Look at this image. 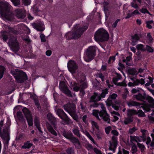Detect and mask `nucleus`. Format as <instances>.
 Returning <instances> with one entry per match:
<instances>
[{"mask_svg": "<svg viewBox=\"0 0 154 154\" xmlns=\"http://www.w3.org/2000/svg\"><path fill=\"white\" fill-rule=\"evenodd\" d=\"M47 116L50 123L55 128L57 125V121L56 118L51 114L50 115H49V114H48Z\"/></svg>", "mask_w": 154, "mask_h": 154, "instance_id": "412c9836", "label": "nucleus"}, {"mask_svg": "<svg viewBox=\"0 0 154 154\" xmlns=\"http://www.w3.org/2000/svg\"><path fill=\"white\" fill-rule=\"evenodd\" d=\"M111 133L114 135L118 136L119 134L118 132L116 130H112L111 131Z\"/></svg>", "mask_w": 154, "mask_h": 154, "instance_id": "774afa93", "label": "nucleus"}, {"mask_svg": "<svg viewBox=\"0 0 154 154\" xmlns=\"http://www.w3.org/2000/svg\"><path fill=\"white\" fill-rule=\"evenodd\" d=\"M62 91H63L64 93L68 97H73L71 91L68 89L67 87L65 88H64V89L62 90Z\"/></svg>", "mask_w": 154, "mask_h": 154, "instance_id": "c756f323", "label": "nucleus"}, {"mask_svg": "<svg viewBox=\"0 0 154 154\" xmlns=\"http://www.w3.org/2000/svg\"><path fill=\"white\" fill-rule=\"evenodd\" d=\"M153 23L154 21L152 20L149 21H146V27L149 29H152V27L151 24H153Z\"/></svg>", "mask_w": 154, "mask_h": 154, "instance_id": "ea45409f", "label": "nucleus"}, {"mask_svg": "<svg viewBox=\"0 0 154 154\" xmlns=\"http://www.w3.org/2000/svg\"><path fill=\"white\" fill-rule=\"evenodd\" d=\"M15 79L18 82L20 83H23L28 79L26 73L22 71L18 73L17 75L15 77Z\"/></svg>", "mask_w": 154, "mask_h": 154, "instance_id": "f8f14e48", "label": "nucleus"}, {"mask_svg": "<svg viewBox=\"0 0 154 154\" xmlns=\"http://www.w3.org/2000/svg\"><path fill=\"white\" fill-rule=\"evenodd\" d=\"M140 11L142 13H147L148 14H150L149 12L146 8H142L140 10Z\"/></svg>", "mask_w": 154, "mask_h": 154, "instance_id": "052dcab7", "label": "nucleus"}, {"mask_svg": "<svg viewBox=\"0 0 154 154\" xmlns=\"http://www.w3.org/2000/svg\"><path fill=\"white\" fill-rule=\"evenodd\" d=\"M47 128L48 131L50 132L52 134L55 136H57V133L54 130L52 126L50 125H48L47 127Z\"/></svg>", "mask_w": 154, "mask_h": 154, "instance_id": "cd10ccee", "label": "nucleus"}, {"mask_svg": "<svg viewBox=\"0 0 154 154\" xmlns=\"http://www.w3.org/2000/svg\"><path fill=\"white\" fill-rule=\"evenodd\" d=\"M27 122L28 125L29 126H32L33 125L32 116L26 118Z\"/></svg>", "mask_w": 154, "mask_h": 154, "instance_id": "4c0bfd02", "label": "nucleus"}, {"mask_svg": "<svg viewBox=\"0 0 154 154\" xmlns=\"http://www.w3.org/2000/svg\"><path fill=\"white\" fill-rule=\"evenodd\" d=\"M137 151V147L136 144L133 143L131 149V151L132 154H134L136 153Z\"/></svg>", "mask_w": 154, "mask_h": 154, "instance_id": "58836bf2", "label": "nucleus"}, {"mask_svg": "<svg viewBox=\"0 0 154 154\" xmlns=\"http://www.w3.org/2000/svg\"><path fill=\"white\" fill-rule=\"evenodd\" d=\"M73 133L75 135L79 137H80V134L79 130L78 127L77 128H73L72 129Z\"/></svg>", "mask_w": 154, "mask_h": 154, "instance_id": "c9c22d12", "label": "nucleus"}, {"mask_svg": "<svg viewBox=\"0 0 154 154\" xmlns=\"http://www.w3.org/2000/svg\"><path fill=\"white\" fill-rule=\"evenodd\" d=\"M8 44L11 50L14 52H18L20 49L19 44L17 38L12 37L9 39Z\"/></svg>", "mask_w": 154, "mask_h": 154, "instance_id": "6e6552de", "label": "nucleus"}, {"mask_svg": "<svg viewBox=\"0 0 154 154\" xmlns=\"http://www.w3.org/2000/svg\"><path fill=\"white\" fill-rule=\"evenodd\" d=\"M85 148L88 151L93 149L92 145L89 143L85 144Z\"/></svg>", "mask_w": 154, "mask_h": 154, "instance_id": "6e6d98bb", "label": "nucleus"}, {"mask_svg": "<svg viewBox=\"0 0 154 154\" xmlns=\"http://www.w3.org/2000/svg\"><path fill=\"white\" fill-rule=\"evenodd\" d=\"M75 152L74 147H69L66 150V152L67 154H74Z\"/></svg>", "mask_w": 154, "mask_h": 154, "instance_id": "7c9ffc66", "label": "nucleus"}, {"mask_svg": "<svg viewBox=\"0 0 154 154\" xmlns=\"http://www.w3.org/2000/svg\"><path fill=\"white\" fill-rule=\"evenodd\" d=\"M0 134L1 137H3L4 136L10 137L9 131L8 129H4L3 130V133L2 132V133Z\"/></svg>", "mask_w": 154, "mask_h": 154, "instance_id": "72a5a7b5", "label": "nucleus"}, {"mask_svg": "<svg viewBox=\"0 0 154 154\" xmlns=\"http://www.w3.org/2000/svg\"><path fill=\"white\" fill-rule=\"evenodd\" d=\"M33 145V144L32 143H30V141H27L26 142H25L23 145L21 147L22 149H29Z\"/></svg>", "mask_w": 154, "mask_h": 154, "instance_id": "393cba45", "label": "nucleus"}, {"mask_svg": "<svg viewBox=\"0 0 154 154\" xmlns=\"http://www.w3.org/2000/svg\"><path fill=\"white\" fill-rule=\"evenodd\" d=\"M22 3L25 5H28L30 3L31 0H21Z\"/></svg>", "mask_w": 154, "mask_h": 154, "instance_id": "680f3d73", "label": "nucleus"}, {"mask_svg": "<svg viewBox=\"0 0 154 154\" xmlns=\"http://www.w3.org/2000/svg\"><path fill=\"white\" fill-rule=\"evenodd\" d=\"M97 76L99 78L101 79L102 82L104 81L105 76L101 72L98 73L97 74Z\"/></svg>", "mask_w": 154, "mask_h": 154, "instance_id": "864d4df0", "label": "nucleus"}, {"mask_svg": "<svg viewBox=\"0 0 154 154\" xmlns=\"http://www.w3.org/2000/svg\"><path fill=\"white\" fill-rule=\"evenodd\" d=\"M109 35L106 30L100 29L96 32L94 35L95 40L97 42H102L108 40Z\"/></svg>", "mask_w": 154, "mask_h": 154, "instance_id": "39448f33", "label": "nucleus"}, {"mask_svg": "<svg viewBox=\"0 0 154 154\" xmlns=\"http://www.w3.org/2000/svg\"><path fill=\"white\" fill-rule=\"evenodd\" d=\"M129 75H134L137 74V71L135 68H132L128 69V70Z\"/></svg>", "mask_w": 154, "mask_h": 154, "instance_id": "bb28decb", "label": "nucleus"}, {"mask_svg": "<svg viewBox=\"0 0 154 154\" xmlns=\"http://www.w3.org/2000/svg\"><path fill=\"white\" fill-rule=\"evenodd\" d=\"M70 115L72 117L73 119L76 122L78 121V116L77 114L76 111L73 113L70 114Z\"/></svg>", "mask_w": 154, "mask_h": 154, "instance_id": "c03bdc74", "label": "nucleus"}, {"mask_svg": "<svg viewBox=\"0 0 154 154\" xmlns=\"http://www.w3.org/2000/svg\"><path fill=\"white\" fill-rule=\"evenodd\" d=\"M44 23L43 22H40L37 23H34L33 27L38 31H43L45 28L43 27Z\"/></svg>", "mask_w": 154, "mask_h": 154, "instance_id": "f3484780", "label": "nucleus"}, {"mask_svg": "<svg viewBox=\"0 0 154 154\" xmlns=\"http://www.w3.org/2000/svg\"><path fill=\"white\" fill-rule=\"evenodd\" d=\"M137 115H138L139 117H144L146 116L145 113L141 109H139L137 111Z\"/></svg>", "mask_w": 154, "mask_h": 154, "instance_id": "8fccbe9b", "label": "nucleus"}, {"mask_svg": "<svg viewBox=\"0 0 154 154\" xmlns=\"http://www.w3.org/2000/svg\"><path fill=\"white\" fill-rule=\"evenodd\" d=\"M88 27V26L85 25L79 28L78 25H74L72 32H67L65 34V37L67 40L78 38L87 29Z\"/></svg>", "mask_w": 154, "mask_h": 154, "instance_id": "f03ea898", "label": "nucleus"}, {"mask_svg": "<svg viewBox=\"0 0 154 154\" xmlns=\"http://www.w3.org/2000/svg\"><path fill=\"white\" fill-rule=\"evenodd\" d=\"M91 124L92 126V130L95 134L98 139L101 138L102 134L100 130L97 123L94 121H92Z\"/></svg>", "mask_w": 154, "mask_h": 154, "instance_id": "9b49d317", "label": "nucleus"}, {"mask_svg": "<svg viewBox=\"0 0 154 154\" xmlns=\"http://www.w3.org/2000/svg\"><path fill=\"white\" fill-rule=\"evenodd\" d=\"M99 105V103H97V102H94L93 103L91 104L90 105V107H91L94 108L97 107H98Z\"/></svg>", "mask_w": 154, "mask_h": 154, "instance_id": "e2e57ef3", "label": "nucleus"}, {"mask_svg": "<svg viewBox=\"0 0 154 154\" xmlns=\"http://www.w3.org/2000/svg\"><path fill=\"white\" fill-rule=\"evenodd\" d=\"M137 130V128L135 127L130 128L128 130V133L130 134H132L134 133L135 131Z\"/></svg>", "mask_w": 154, "mask_h": 154, "instance_id": "a18cd8bd", "label": "nucleus"}, {"mask_svg": "<svg viewBox=\"0 0 154 154\" xmlns=\"http://www.w3.org/2000/svg\"><path fill=\"white\" fill-rule=\"evenodd\" d=\"M40 37L41 42H45L46 40L45 38V36L44 34L42 33L40 35Z\"/></svg>", "mask_w": 154, "mask_h": 154, "instance_id": "0e129e2a", "label": "nucleus"}, {"mask_svg": "<svg viewBox=\"0 0 154 154\" xmlns=\"http://www.w3.org/2000/svg\"><path fill=\"white\" fill-rule=\"evenodd\" d=\"M120 20H121L120 19H117L112 25V27L114 28H116L118 23L120 22Z\"/></svg>", "mask_w": 154, "mask_h": 154, "instance_id": "13d9d810", "label": "nucleus"}, {"mask_svg": "<svg viewBox=\"0 0 154 154\" xmlns=\"http://www.w3.org/2000/svg\"><path fill=\"white\" fill-rule=\"evenodd\" d=\"M112 128L110 126H108L105 128V133L107 134H109V133L111 129Z\"/></svg>", "mask_w": 154, "mask_h": 154, "instance_id": "bf43d9fd", "label": "nucleus"}, {"mask_svg": "<svg viewBox=\"0 0 154 154\" xmlns=\"http://www.w3.org/2000/svg\"><path fill=\"white\" fill-rule=\"evenodd\" d=\"M64 109L70 114L76 111L75 105L74 104H67L63 106Z\"/></svg>", "mask_w": 154, "mask_h": 154, "instance_id": "ddd939ff", "label": "nucleus"}, {"mask_svg": "<svg viewBox=\"0 0 154 154\" xmlns=\"http://www.w3.org/2000/svg\"><path fill=\"white\" fill-rule=\"evenodd\" d=\"M15 6H17L20 4V0H10Z\"/></svg>", "mask_w": 154, "mask_h": 154, "instance_id": "4d7b16f0", "label": "nucleus"}, {"mask_svg": "<svg viewBox=\"0 0 154 154\" xmlns=\"http://www.w3.org/2000/svg\"><path fill=\"white\" fill-rule=\"evenodd\" d=\"M79 91H80V93L79 94V96L81 98H83L84 97V96L86 94L85 91L84 90L82 89H80Z\"/></svg>", "mask_w": 154, "mask_h": 154, "instance_id": "5fc2aeb1", "label": "nucleus"}, {"mask_svg": "<svg viewBox=\"0 0 154 154\" xmlns=\"http://www.w3.org/2000/svg\"><path fill=\"white\" fill-rule=\"evenodd\" d=\"M144 46V45L143 44H139L137 45L136 48L138 50L144 52L146 51L145 49L143 48Z\"/></svg>", "mask_w": 154, "mask_h": 154, "instance_id": "a19ab883", "label": "nucleus"}, {"mask_svg": "<svg viewBox=\"0 0 154 154\" xmlns=\"http://www.w3.org/2000/svg\"><path fill=\"white\" fill-rule=\"evenodd\" d=\"M100 100V97L99 96L98 93L94 92L93 95L91 96L89 102H96Z\"/></svg>", "mask_w": 154, "mask_h": 154, "instance_id": "aec40b11", "label": "nucleus"}, {"mask_svg": "<svg viewBox=\"0 0 154 154\" xmlns=\"http://www.w3.org/2000/svg\"><path fill=\"white\" fill-rule=\"evenodd\" d=\"M63 136L69 140L75 146L76 149H79L81 148V143L78 138L75 137L70 131L64 130L62 132Z\"/></svg>", "mask_w": 154, "mask_h": 154, "instance_id": "20e7f679", "label": "nucleus"}, {"mask_svg": "<svg viewBox=\"0 0 154 154\" xmlns=\"http://www.w3.org/2000/svg\"><path fill=\"white\" fill-rule=\"evenodd\" d=\"M56 113L63 120L66 122H69V118L63 109H58L56 111Z\"/></svg>", "mask_w": 154, "mask_h": 154, "instance_id": "4468645a", "label": "nucleus"}, {"mask_svg": "<svg viewBox=\"0 0 154 154\" xmlns=\"http://www.w3.org/2000/svg\"><path fill=\"white\" fill-rule=\"evenodd\" d=\"M71 85L73 90L76 92H78L80 89L84 90L88 87V84L86 81L81 82L79 86L78 84L75 81L72 82Z\"/></svg>", "mask_w": 154, "mask_h": 154, "instance_id": "9d476101", "label": "nucleus"}, {"mask_svg": "<svg viewBox=\"0 0 154 154\" xmlns=\"http://www.w3.org/2000/svg\"><path fill=\"white\" fill-rule=\"evenodd\" d=\"M101 108L102 110L100 111L97 110H94L93 112V115L95 116L97 119L100 120L99 116V115L104 122H106L107 123H110V120L109 118V115L106 111V108L103 105H101Z\"/></svg>", "mask_w": 154, "mask_h": 154, "instance_id": "7ed1b4c3", "label": "nucleus"}, {"mask_svg": "<svg viewBox=\"0 0 154 154\" xmlns=\"http://www.w3.org/2000/svg\"><path fill=\"white\" fill-rule=\"evenodd\" d=\"M11 6L6 1L0 2V13L2 16L6 20H12L14 18V14L11 11Z\"/></svg>", "mask_w": 154, "mask_h": 154, "instance_id": "f257e3e1", "label": "nucleus"}, {"mask_svg": "<svg viewBox=\"0 0 154 154\" xmlns=\"http://www.w3.org/2000/svg\"><path fill=\"white\" fill-rule=\"evenodd\" d=\"M0 80L3 77L6 69L5 67L2 65H0Z\"/></svg>", "mask_w": 154, "mask_h": 154, "instance_id": "f704fd0d", "label": "nucleus"}, {"mask_svg": "<svg viewBox=\"0 0 154 154\" xmlns=\"http://www.w3.org/2000/svg\"><path fill=\"white\" fill-rule=\"evenodd\" d=\"M117 96V94L116 93H113L109 95L106 102V105L108 106H111L112 104V100L116 99Z\"/></svg>", "mask_w": 154, "mask_h": 154, "instance_id": "dca6fc26", "label": "nucleus"}, {"mask_svg": "<svg viewBox=\"0 0 154 154\" xmlns=\"http://www.w3.org/2000/svg\"><path fill=\"white\" fill-rule=\"evenodd\" d=\"M135 98L137 100L143 101L144 100L147 101L149 103L154 104V99L151 97L147 95L145 92L143 93H139L134 95Z\"/></svg>", "mask_w": 154, "mask_h": 154, "instance_id": "423d86ee", "label": "nucleus"}, {"mask_svg": "<svg viewBox=\"0 0 154 154\" xmlns=\"http://www.w3.org/2000/svg\"><path fill=\"white\" fill-rule=\"evenodd\" d=\"M22 29L24 30L23 31V33H26L28 34H29L30 33V31L29 29L26 26H21Z\"/></svg>", "mask_w": 154, "mask_h": 154, "instance_id": "79ce46f5", "label": "nucleus"}, {"mask_svg": "<svg viewBox=\"0 0 154 154\" xmlns=\"http://www.w3.org/2000/svg\"><path fill=\"white\" fill-rule=\"evenodd\" d=\"M60 88L62 91L67 87H66L65 85V82L63 81H60L59 85Z\"/></svg>", "mask_w": 154, "mask_h": 154, "instance_id": "de8ad7c7", "label": "nucleus"}, {"mask_svg": "<svg viewBox=\"0 0 154 154\" xmlns=\"http://www.w3.org/2000/svg\"><path fill=\"white\" fill-rule=\"evenodd\" d=\"M142 0H133V2L131 3V6L134 8H138L139 5L142 4Z\"/></svg>", "mask_w": 154, "mask_h": 154, "instance_id": "4be33fe9", "label": "nucleus"}, {"mask_svg": "<svg viewBox=\"0 0 154 154\" xmlns=\"http://www.w3.org/2000/svg\"><path fill=\"white\" fill-rule=\"evenodd\" d=\"M79 79L80 80V82L86 81V78L85 75L83 73H81L80 75Z\"/></svg>", "mask_w": 154, "mask_h": 154, "instance_id": "603ef678", "label": "nucleus"}, {"mask_svg": "<svg viewBox=\"0 0 154 154\" xmlns=\"http://www.w3.org/2000/svg\"><path fill=\"white\" fill-rule=\"evenodd\" d=\"M140 37L138 33H135L134 35L131 36V44L132 46L135 45L137 43V42L140 40Z\"/></svg>", "mask_w": 154, "mask_h": 154, "instance_id": "a211bd4d", "label": "nucleus"}, {"mask_svg": "<svg viewBox=\"0 0 154 154\" xmlns=\"http://www.w3.org/2000/svg\"><path fill=\"white\" fill-rule=\"evenodd\" d=\"M9 33L6 31H2L1 32V35L4 41L6 42L8 39Z\"/></svg>", "mask_w": 154, "mask_h": 154, "instance_id": "b1692460", "label": "nucleus"}, {"mask_svg": "<svg viewBox=\"0 0 154 154\" xmlns=\"http://www.w3.org/2000/svg\"><path fill=\"white\" fill-rule=\"evenodd\" d=\"M68 69L71 73H74L78 69V66L74 61L70 60L68 63Z\"/></svg>", "mask_w": 154, "mask_h": 154, "instance_id": "2eb2a0df", "label": "nucleus"}, {"mask_svg": "<svg viewBox=\"0 0 154 154\" xmlns=\"http://www.w3.org/2000/svg\"><path fill=\"white\" fill-rule=\"evenodd\" d=\"M137 145L138 147L140 149L141 152H143L145 149V147L144 145L140 143H137Z\"/></svg>", "mask_w": 154, "mask_h": 154, "instance_id": "49530a36", "label": "nucleus"}, {"mask_svg": "<svg viewBox=\"0 0 154 154\" xmlns=\"http://www.w3.org/2000/svg\"><path fill=\"white\" fill-rule=\"evenodd\" d=\"M128 106L130 107L132 106H136L137 107H139L140 106L141 104L139 102L135 101H130L127 102Z\"/></svg>", "mask_w": 154, "mask_h": 154, "instance_id": "a878e982", "label": "nucleus"}, {"mask_svg": "<svg viewBox=\"0 0 154 154\" xmlns=\"http://www.w3.org/2000/svg\"><path fill=\"white\" fill-rule=\"evenodd\" d=\"M117 143H111L110 142V146L109 149L110 150L114 151L116 149L117 145Z\"/></svg>", "mask_w": 154, "mask_h": 154, "instance_id": "2f4dec72", "label": "nucleus"}, {"mask_svg": "<svg viewBox=\"0 0 154 154\" xmlns=\"http://www.w3.org/2000/svg\"><path fill=\"white\" fill-rule=\"evenodd\" d=\"M34 122L35 125L36 127H38L40 125L39 121L36 118L34 120Z\"/></svg>", "mask_w": 154, "mask_h": 154, "instance_id": "338daca9", "label": "nucleus"}, {"mask_svg": "<svg viewBox=\"0 0 154 154\" xmlns=\"http://www.w3.org/2000/svg\"><path fill=\"white\" fill-rule=\"evenodd\" d=\"M127 116L128 117H131L134 115H137V111L136 110L131 109L128 110Z\"/></svg>", "mask_w": 154, "mask_h": 154, "instance_id": "c85d7f7f", "label": "nucleus"}, {"mask_svg": "<svg viewBox=\"0 0 154 154\" xmlns=\"http://www.w3.org/2000/svg\"><path fill=\"white\" fill-rule=\"evenodd\" d=\"M22 111L26 118L32 116L30 111L26 107L22 109Z\"/></svg>", "mask_w": 154, "mask_h": 154, "instance_id": "5701e85b", "label": "nucleus"}, {"mask_svg": "<svg viewBox=\"0 0 154 154\" xmlns=\"http://www.w3.org/2000/svg\"><path fill=\"white\" fill-rule=\"evenodd\" d=\"M146 51L149 53H153L154 52V49L151 46L149 45H146V48H145Z\"/></svg>", "mask_w": 154, "mask_h": 154, "instance_id": "3c124183", "label": "nucleus"}, {"mask_svg": "<svg viewBox=\"0 0 154 154\" xmlns=\"http://www.w3.org/2000/svg\"><path fill=\"white\" fill-rule=\"evenodd\" d=\"M126 119L124 121V123L125 125H127L133 121L132 119L130 117Z\"/></svg>", "mask_w": 154, "mask_h": 154, "instance_id": "37998d69", "label": "nucleus"}, {"mask_svg": "<svg viewBox=\"0 0 154 154\" xmlns=\"http://www.w3.org/2000/svg\"><path fill=\"white\" fill-rule=\"evenodd\" d=\"M108 90L107 88H106L102 90L101 93L99 96L100 97V100L101 98H104L105 97L106 95L108 93Z\"/></svg>", "mask_w": 154, "mask_h": 154, "instance_id": "473e14b6", "label": "nucleus"}, {"mask_svg": "<svg viewBox=\"0 0 154 154\" xmlns=\"http://www.w3.org/2000/svg\"><path fill=\"white\" fill-rule=\"evenodd\" d=\"M82 13V10L81 8L74 7L70 12V16L71 18L74 21L80 17Z\"/></svg>", "mask_w": 154, "mask_h": 154, "instance_id": "0eeeda50", "label": "nucleus"}, {"mask_svg": "<svg viewBox=\"0 0 154 154\" xmlns=\"http://www.w3.org/2000/svg\"><path fill=\"white\" fill-rule=\"evenodd\" d=\"M96 50L93 46L89 47L87 49L86 53V61L89 62L91 61L96 56Z\"/></svg>", "mask_w": 154, "mask_h": 154, "instance_id": "1a4fd4ad", "label": "nucleus"}, {"mask_svg": "<svg viewBox=\"0 0 154 154\" xmlns=\"http://www.w3.org/2000/svg\"><path fill=\"white\" fill-rule=\"evenodd\" d=\"M93 149L94 152L96 154H102L100 150L96 147L94 148Z\"/></svg>", "mask_w": 154, "mask_h": 154, "instance_id": "69168bd1", "label": "nucleus"}, {"mask_svg": "<svg viewBox=\"0 0 154 154\" xmlns=\"http://www.w3.org/2000/svg\"><path fill=\"white\" fill-rule=\"evenodd\" d=\"M2 138L3 140V143L5 145L8 146L10 139V137H8V136L6 137L4 136V137H2Z\"/></svg>", "mask_w": 154, "mask_h": 154, "instance_id": "e433bc0d", "label": "nucleus"}, {"mask_svg": "<svg viewBox=\"0 0 154 154\" xmlns=\"http://www.w3.org/2000/svg\"><path fill=\"white\" fill-rule=\"evenodd\" d=\"M119 80L118 79L117 77H113L112 78V82L113 83L116 85H117L118 86H121V83L120 82L117 83V81Z\"/></svg>", "mask_w": 154, "mask_h": 154, "instance_id": "09e8293b", "label": "nucleus"}, {"mask_svg": "<svg viewBox=\"0 0 154 154\" xmlns=\"http://www.w3.org/2000/svg\"><path fill=\"white\" fill-rule=\"evenodd\" d=\"M15 11L16 16L19 18L23 19L26 17L25 14L21 9H17Z\"/></svg>", "mask_w": 154, "mask_h": 154, "instance_id": "6ab92c4d", "label": "nucleus"}]
</instances>
